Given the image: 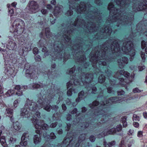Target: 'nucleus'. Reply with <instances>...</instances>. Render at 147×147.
Listing matches in <instances>:
<instances>
[{"mask_svg": "<svg viewBox=\"0 0 147 147\" xmlns=\"http://www.w3.org/2000/svg\"><path fill=\"white\" fill-rule=\"evenodd\" d=\"M105 72L107 74L108 78L107 80L105 82V77L103 75L101 74L98 77V82L101 84L105 82V85L107 88L108 93L112 95L117 94L119 97H112L106 100L107 97L104 96L103 94L99 95L97 97L98 101L97 100H95L92 103L89 104V107L91 109H93L95 107L100 104V106L96 109L94 113V115L96 116V118H98V120L100 119V121L97 123V126L99 127L104 126V125L107 122V121H105L103 118L106 117L107 112L109 111L110 108L113 103L122 102L125 100L124 99L125 98V95L124 91L122 90L118 92L113 90V88L116 87V84L117 80L119 81L121 86L125 87V89L127 90L128 89V87L132 82L134 78V75H130L129 73L123 70H120L119 72H117L115 76H117V74H118L119 73L121 76H124V79L122 78H119L118 77H115L113 76L111 71L108 69L105 70Z\"/></svg>", "mask_w": 147, "mask_h": 147, "instance_id": "nucleus-1", "label": "nucleus"}, {"mask_svg": "<svg viewBox=\"0 0 147 147\" xmlns=\"http://www.w3.org/2000/svg\"><path fill=\"white\" fill-rule=\"evenodd\" d=\"M28 98L25 104L26 108L21 110L20 115L25 117L32 119V122L35 128L38 129L36 132L38 134L35 135L34 137V143L35 144H38L41 141L40 134L43 133V136L47 141L49 142L51 139H55L56 136L54 133L51 132L50 135L47 134L49 132V127L48 125L44 123L43 121L40 122L37 118L40 117V113L38 111L42 107L47 111H50L51 106L49 105L50 101L46 99L43 101L42 99H39L36 103L32 102Z\"/></svg>", "mask_w": 147, "mask_h": 147, "instance_id": "nucleus-2", "label": "nucleus"}, {"mask_svg": "<svg viewBox=\"0 0 147 147\" xmlns=\"http://www.w3.org/2000/svg\"><path fill=\"white\" fill-rule=\"evenodd\" d=\"M105 49H109L111 50L109 53L114 55L115 59H117L119 68H125L128 65V59L125 57H123L121 59L120 58L123 55L129 56L130 61H133L136 54L139 53L141 55L143 62H145L146 58L145 53L147 54V47H100Z\"/></svg>", "mask_w": 147, "mask_h": 147, "instance_id": "nucleus-3", "label": "nucleus"}, {"mask_svg": "<svg viewBox=\"0 0 147 147\" xmlns=\"http://www.w3.org/2000/svg\"><path fill=\"white\" fill-rule=\"evenodd\" d=\"M108 9L110 11V18H108L107 22L110 23V26L111 25V23H113L114 25H116L118 27L121 25H125L130 24V22H131L132 20V18H127V16H126V14L121 13L120 9H115L114 7V5L112 3H110L108 5Z\"/></svg>", "mask_w": 147, "mask_h": 147, "instance_id": "nucleus-4", "label": "nucleus"}, {"mask_svg": "<svg viewBox=\"0 0 147 147\" xmlns=\"http://www.w3.org/2000/svg\"><path fill=\"white\" fill-rule=\"evenodd\" d=\"M25 24L24 21L20 19H17L13 23L12 27L10 29V32L14 35V37L15 40L10 39L8 41L6 46H16V43L15 41L17 42L21 46L23 45L25 41V38L24 36L21 37L19 36L22 34L25 29Z\"/></svg>", "mask_w": 147, "mask_h": 147, "instance_id": "nucleus-5", "label": "nucleus"}, {"mask_svg": "<svg viewBox=\"0 0 147 147\" xmlns=\"http://www.w3.org/2000/svg\"><path fill=\"white\" fill-rule=\"evenodd\" d=\"M45 33L47 38L53 39V46H59L62 42H64V21L57 27L56 34H53L51 32L49 27L45 28Z\"/></svg>", "mask_w": 147, "mask_h": 147, "instance_id": "nucleus-6", "label": "nucleus"}, {"mask_svg": "<svg viewBox=\"0 0 147 147\" xmlns=\"http://www.w3.org/2000/svg\"><path fill=\"white\" fill-rule=\"evenodd\" d=\"M94 7L90 5H86L84 2H81L79 6L77 8V11L79 13L86 14V16L91 19H95L98 21L100 20L101 19L100 13L99 11L96 12L95 11H92Z\"/></svg>", "mask_w": 147, "mask_h": 147, "instance_id": "nucleus-7", "label": "nucleus"}, {"mask_svg": "<svg viewBox=\"0 0 147 147\" xmlns=\"http://www.w3.org/2000/svg\"><path fill=\"white\" fill-rule=\"evenodd\" d=\"M81 76L79 77L83 83V85L86 89L88 92H91L92 94H95L97 91L95 86L96 84H91L93 78V75L92 74H86L83 73Z\"/></svg>", "mask_w": 147, "mask_h": 147, "instance_id": "nucleus-8", "label": "nucleus"}, {"mask_svg": "<svg viewBox=\"0 0 147 147\" xmlns=\"http://www.w3.org/2000/svg\"><path fill=\"white\" fill-rule=\"evenodd\" d=\"M73 26H78L80 27H83V26L84 28H86L88 29L89 32H96L98 30H99V27H97L96 26H95V24L91 22H88L87 24L84 23V21H83V22L80 24V22L76 20L74 24H72Z\"/></svg>", "mask_w": 147, "mask_h": 147, "instance_id": "nucleus-9", "label": "nucleus"}, {"mask_svg": "<svg viewBox=\"0 0 147 147\" xmlns=\"http://www.w3.org/2000/svg\"><path fill=\"white\" fill-rule=\"evenodd\" d=\"M44 47L42 48V52H45L44 55L45 57L48 56L50 55V56H51L53 60H54V61H55L57 59L60 60V59L62 58V51L60 50H59V51L57 50V49H59V47H60L57 46L55 48H54L55 49V52H54V54H50L48 51L47 50V48L46 47Z\"/></svg>", "mask_w": 147, "mask_h": 147, "instance_id": "nucleus-10", "label": "nucleus"}, {"mask_svg": "<svg viewBox=\"0 0 147 147\" xmlns=\"http://www.w3.org/2000/svg\"><path fill=\"white\" fill-rule=\"evenodd\" d=\"M102 129H103V128ZM122 129V125L121 124H120L117 125L116 128H113L108 131L107 130V129L106 130V129L105 130L104 129V131L98 135V137L99 138H101L108 134H116L117 135H120L118 133V132L121 131Z\"/></svg>", "mask_w": 147, "mask_h": 147, "instance_id": "nucleus-11", "label": "nucleus"}, {"mask_svg": "<svg viewBox=\"0 0 147 147\" xmlns=\"http://www.w3.org/2000/svg\"><path fill=\"white\" fill-rule=\"evenodd\" d=\"M106 51L98 50L91 57V59L93 61L97 62L100 60H107V56L106 55Z\"/></svg>", "mask_w": 147, "mask_h": 147, "instance_id": "nucleus-12", "label": "nucleus"}, {"mask_svg": "<svg viewBox=\"0 0 147 147\" xmlns=\"http://www.w3.org/2000/svg\"><path fill=\"white\" fill-rule=\"evenodd\" d=\"M27 7L28 8V12L29 13H35L37 11L39 5L36 2L32 1L28 3Z\"/></svg>", "mask_w": 147, "mask_h": 147, "instance_id": "nucleus-13", "label": "nucleus"}, {"mask_svg": "<svg viewBox=\"0 0 147 147\" xmlns=\"http://www.w3.org/2000/svg\"><path fill=\"white\" fill-rule=\"evenodd\" d=\"M86 135L85 134H82L79 136V139L78 142L76 144V147H79L81 145L82 147H88L90 146L89 142H86Z\"/></svg>", "mask_w": 147, "mask_h": 147, "instance_id": "nucleus-14", "label": "nucleus"}, {"mask_svg": "<svg viewBox=\"0 0 147 147\" xmlns=\"http://www.w3.org/2000/svg\"><path fill=\"white\" fill-rule=\"evenodd\" d=\"M24 71H25L26 76L31 78H34L35 74L34 69H32L30 67L28 63H26L25 65Z\"/></svg>", "mask_w": 147, "mask_h": 147, "instance_id": "nucleus-15", "label": "nucleus"}, {"mask_svg": "<svg viewBox=\"0 0 147 147\" xmlns=\"http://www.w3.org/2000/svg\"><path fill=\"white\" fill-rule=\"evenodd\" d=\"M130 0H117L116 1L117 5L120 7L127 8L131 4Z\"/></svg>", "mask_w": 147, "mask_h": 147, "instance_id": "nucleus-16", "label": "nucleus"}, {"mask_svg": "<svg viewBox=\"0 0 147 147\" xmlns=\"http://www.w3.org/2000/svg\"><path fill=\"white\" fill-rule=\"evenodd\" d=\"M28 132L24 133L21 137V141L20 143L22 146H26L27 144L28 141L29 140V136Z\"/></svg>", "mask_w": 147, "mask_h": 147, "instance_id": "nucleus-17", "label": "nucleus"}, {"mask_svg": "<svg viewBox=\"0 0 147 147\" xmlns=\"http://www.w3.org/2000/svg\"><path fill=\"white\" fill-rule=\"evenodd\" d=\"M112 30L111 28H109V26H107L104 29L100 30V34L102 35V34L104 35H107L109 36L111 33Z\"/></svg>", "mask_w": 147, "mask_h": 147, "instance_id": "nucleus-18", "label": "nucleus"}, {"mask_svg": "<svg viewBox=\"0 0 147 147\" xmlns=\"http://www.w3.org/2000/svg\"><path fill=\"white\" fill-rule=\"evenodd\" d=\"M13 110L11 108H7L6 109L5 113L7 116L10 118V120L12 122H13L12 117L13 115Z\"/></svg>", "mask_w": 147, "mask_h": 147, "instance_id": "nucleus-19", "label": "nucleus"}, {"mask_svg": "<svg viewBox=\"0 0 147 147\" xmlns=\"http://www.w3.org/2000/svg\"><path fill=\"white\" fill-rule=\"evenodd\" d=\"M88 94L85 93L83 91H82L78 94V96L76 99V102H78L80 101V99L83 100L86 97Z\"/></svg>", "mask_w": 147, "mask_h": 147, "instance_id": "nucleus-20", "label": "nucleus"}, {"mask_svg": "<svg viewBox=\"0 0 147 147\" xmlns=\"http://www.w3.org/2000/svg\"><path fill=\"white\" fill-rule=\"evenodd\" d=\"M62 6L59 5L55 6L53 11V14L55 16H57L61 13L62 10Z\"/></svg>", "mask_w": 147, "mask_h": 147, "instance_id": "nucleus-21", "label": "nucleus"}, {"mask_svg": "<svg viewBox=\"0 0 147 147\" xmlns=\"http://www.w3.org/2000/svg\"><path fill=\"white\" fill-rule=\"evenodd\" d=\"M118 40L116 38L109 39L107 41L109 45H111V46H119V44L118 43Z\"/></svg>", "mask_w": 147, "mask_h": 147, "instance_id": "nucleus-22", "label": "nucleus"}, {"mask_svg": "<svg viewBox=\"0 0 147 147\" xmlns=\"http://www.w3.org/2000/svg\"><path fill=\"white\" fill-rule=\"evenodd\" d=\"M14 88L18 91L16 94V95L18 96H20L23 95V92H22L23 87L22 88L20 86L17 85Z\"/></svg>", "mask_w": 147, "mask_h": 147, "instance_id": "nucleus-23", "label": "nucleus"}, {"mask_svg": "<svg viewBox=\"0 0 147 147\" xmlns=\"http://www.w3.org/2000/svg\"><path fill=\"white\" fill-rule=\"evenodd\" d=\"M2 131L0 130V137L1 136ZM0 143L4 147H7V144L5 139V137L4 136H2L0 138Z\"/></svg>", "mask_w": 147, "mask_h": 147, "instance_id": "nucleus-24", "label": "nucleus"}, {"mask_svg": "<svg viewBox=\"0 0 147 147\" xmlns=\"http://www.w3.org/2000/svg\"><path fill=\"white\" fill-rule=\"evenodd\" d=\"M45 85L44 86H42V84H38L36 83H35L33 84L32 85V88L33 89L34 88H39L41 89V92L40 93V95H42V90L41 89L42 88H43V89H45Z\"/></svg>", "mask_w": 147, "mask_h": 147, "instance_id": "nucleus-25", "label": "nucleus"}, {"mask_svg": "<svg viewBox=\"0 0 147 147\" xmlns=\"http://www.w3.org/2000/svg\"><path fill=\"white\" fill-rule=\"evenodd\" d=\"M140 7L139 8H137L136 10L137 11H140L142 10V9H145L146 7H147V0H145L144 1L143 4L142 5H139Z\"/></svg>", "mask_w": 147, "mask_h": 147, "instance_id": "nucleus-26", "label": "nucleus"}, {"mask_svg": "<svg viewBox=\"0 0 147 147\" xmlns=\"http://www.w3.org/2000/svg\"><path fill=\"white\" fill-rule=\"evenodd\" d=\"M57 121L55 122L54 123H52L50 125V127L52 128H54L56 126L58 123V126L60 127L62 126V121L60 120H57Z\"/></svg>", "mask_w": 147, "mask_h": 147, "instance_id": "nucleus-27", "label": "nucleus"}, {"mask_svg": "<svg viewBox=\"0 0 147 147\" xmlns=\"http://www.w3.org/2000/svg\"><path fill=\"white\" fill-rule=\"evenodd\" d=\"M103 145L104 147H111L115 144V142L114 141H113L107 144V143L105 140L104 141Z\"/></svg>", "mask_w": 147, "mask_h": 147, "instance_id": "nucleus-28", "label": "nucleus"}, {"mask_svg": "<svg viewBox=\"0 0 147 147\" xmlns=\"http://www.w3.org/2000/svg\"><path fill=\"white\" fill-rule=\"evenodd\" d=\"M127 117L125 116L123 117L121 119V121L123 127H126L127 126L126 122Z\"/></svg>", "mask_w": 147, "mask_h": 147, "instance_id": "nucleus-29", "label": "nucleus"}, {"mask_svg": "<svg viewBox=\"0 0 147 147\" xmlns=\"http://www.w3.org/2000/svg\"><path fill=\"white\" fill-rule=\"evenodd\" d=\"M13 120V126L14 128L16 130H19L21 128V126L19 123L17 122H16L14 123Z\"/></svg>", "mask_w": 147, "mask_h": 147, "instance_id": "nucleus-30", "label": "nucleus"}, {"mask_svg": "<svg viewBox=\"0 0 147 147\" xmlns=\"http://www.w3.org/2000/svg\"><path fill=\"white\" fill-rule=\"evenodd\" d=\"M15 93V91L13 90L10 89L8 90L5 93V95L7 96H12Z\"/></svg>", "mask_w": 147, "mask_h": 147, "instance_id": "nucleus-31", "label": "nucleus"}, {"mask_svg": "<svg viewBox=\"0 0 147 147\" xmlns=\"http://www.w3.org/2000/svg\"><path fill=\"white\" fill-rule=\"evenodd\" d=\"M56 65L55 63H54L52 64L51 65V68L52 69V71H48L47 72V71L45 72V74H47L48 76H49L51 75V74H53V72L52 71L53 69H55V67Z\"/></svg>", "mask_w": 147, "mask_h": 147, "instance_id": "nucleus-32", "label": "nucleus"}, {"mask_svg": "<svg viewBox=\"0 0 147 147\" xmlns=\"http://www.w3.org/2000/svg\"><path fill=\"white\" fill-rule=\"evenodd\" d=\"M16 142V139L13 137H10L9 140V144H15Z\"/></svg>", "mask_w": 147, "mask_h": 147, "instance_id": "nucleus-33", "label": "nucleus"}, {"mask_svg": "<svg viewBox=\"0 0 147 147\" xmlns=\"http://www.w3.org/2000/svg\"><path fill=\"white\" fill-rule=\"evenodd\" d=\"M132 119L134 121H139L140 119V117L139 116L136 114H134L133 116Z\"/></svg>", "mask_w": 147, "mask_h": 147, "instance_id": "nucleus-34", "label": "nucleus"}, {"mask_svg": "<svg viewBox=\"0 0 147 147\" xmlns=\"http://www.w3.org/2000/svg\"><path fill=\"white\" fill-rule=\"evenodd\" d=\"M12 7H9L8 9V11L9 14H10V16H13L14 14V9L13 8H11Z\"/></svg>", "mask_w": 147, "mask_h": 147, "instance_id": "nucleus-35", "label": "nucleus"}, {"mask_svg": "<svg viewBox=\"0 0 147 147\" xmlns=\"http://www.w3.org/2000/svg\"><path fill=\"white\" fill-rule=\"evenodd\" d=\"M31 47H23L22 48L23 53H24V51H30L31 49Z\"/></svg>", "mask_w": 147, "mask_h": 147, "instance_id": "nucleus-36", "label": "nucleus"}, {"mask_svg": "<svg viewBox=\"0 0 147 147\" xmlns=\"http://www.w3.org/2000/svg\"><path fill=\"white\" fill-rule=\"evenodd\" d=\"M86 60V57L84 55H82L80 56V58H79L78 60L83 62Z\"/></svg>", "mask_w": 147, "mask_h": 147, "instance_id": "nucleus-37", "label": "nucleus"}, {"mask_svg": "<svg viewBox=\"0 0 147 147\" xmlns=\"http://www.w3.org/2000/svg\"><path fill=\"white\" fill-rule=\"evenodd\" d=\"M88 126L89 123L86 122H84L82 123V126L81 127L86 128L88 127Z\"/></svg>", "mask_w": 147, "mask_h": 147, "instance_id": "nucleus-38", "label": "nucleus"}, {"mask_svg": "<svg viewBox=\"0 0 147 147\" xmlns=\"http://www.w3.org/2000/svg\"><path fill=\"white\" fill-rule=\"evenodd\" d=\"M128 134L129 136L133 135L134 134V130L133 129H129L128 132Z\"/></svg>", "mask_w": 147, "mask_h": 147, "instance_id": "nucleus-39", "label": "nucleus"}, {"mask_svg": "<svg viewBox=\"0 0 147 147\" xmlns=\"http://www.w3.org/2000/svg\"><path fill=\"white\" fill-rule=\"evenodd\" d=\"M143 131H138L137 134V136L140 138L142 137L143 136Z\"/></svg>", "mask_w": 147, "mask_h": 147, "instance_id": "nucleus-40", "label": "nucleus"}, {"mask_svg": "<svg viewBox=\"0 0 147 147\" xmlns=\"http://www.w3.org/2000/svg\"><path fill=\"white\" fill-rule=\"evenodd\" d=\"M142 91H143V90H141L139 89L138 88H136L133 89V92L134 93L137 92L139 93L141 92Z\"/></svg>", "mask_w": 147, "mask_h": 147, "instance_id": "nucleus-41", "label": "nucleus"}, {"mask_svg": "<svg viewBox=\"0 0 147 147\" xmlns=\"http://www.w3.org/2000/svg\"><path fill=\"white\" fill-rule=\"evenodd\" d=\"M33 52L34 54H36L38 53V50L37 47L34 48L33 50Z\"/></svg>", "mask_w": 147, "mask_h": 147, "instance_id": "nucleus-42", "label": "nucleus"}, {"mask_svg": "<svg viewBox=\"0 0 147 147\" xmlns=\"http://www.w3.org/2000/svg\"><path fill=\"white\" fill-rule=\"evenodd\" d=\"M89 139L90 141L92 142H94L95 140V138L93 135H91L89 138Z\"/></svg>", "mask_w": 147, "mask_h": 147, "instance_id": "nucleus-43", "label": "nucleus"}, {"mask_svg": "<svg viewBox=\"0 0 147 147\" xmlns=\"http://www.w3.org/2000/svg\"><path fill=\"white\" fill-rule=\"evenodd\" d=\"M72 89L70 88L67 92V95L68 96H71L72 94Z\"/></svg>", "mask_w": 147, "mask_h": 147, "instance_id": "nucleus-44", "label": "nucleus"}, {"mask_svg": "<svg viewBox=\"0 0 147 147\" xmlns=\"http://www.w3.org/2000/svg\"><path fill=\"white\" fill-rule=\"evenodd\" d=\"M133 126L135 127L138 128L139 127V124L137 122H134L133 123Z\"/></svg>", "mask_w": 147, "mask_h": 147, "instance_id": "nucleus-45", "label": "nucleus"}, {"mask_svg": "<svg viewBox=\"0 0 147 147\" xmlns=\"http://www.w3.org/2000/svg\"><path fill=\"white\" fill-rule=\"evenodd\" d=\"M19 100H16L14 101L13 102V106L14 107L16 108L17 107L18 104L19 103Z\"/></svg>", "mask_w": 147, "mask_h": 147, "instance_id": "nucleus-46", "label": "nucleus"}, {"mask_svg": "<svg viewBox=\"0 0 147 147\" xmlns=\"http://www.w3.org/2000/svg\"><path fill=\"white\" fill-rule=\"evenodd\" d=\"M133 45L132 42L131 41H127L125 46H132Z\"/></svg>", "mask_w": 147, "mask_h": 147, "instance_id": "nucleus-47", "label": "nucleus"}, {"mask_svg": "<svg viewBox=\"0 0 147 147\" xmlns=\"http://www.w3.org/2000/svg\"><path fill=\"white\" fill-rule=\"evenodd\" d=\"M90 65V64L89 62H86L84 63V66L85 69H87L89 68Z\"/></svg>", "mask_w": 147, "mask_h": 147, "instance_id": "nucleus-48", "label": "nucleus"}, {"mask_svg": "<svg viewBox=\"0 0 147 147\" xmlns=\"http://www.w3.org/2000/svg\"><path fill=\"white\" fill-rule=\"evenodd\" d=\"M145 68V67L144 65H142L141 66H139L138 67V69L139 71H142Z\"/></svg>", "mask_w": 147, "mask_h": 147, "instance_id": "nucleus-49", "label": "nucleus"}, {"mask_svg": "<svg viewBox=\"0 0 147 147\" xmlns=\"http://www.w3.org/2000/svg\"><path fill=\"white\" fill-rule=\"evenodd\" d=\"M35 59L36 61H41V58L40 56L39 55H37L35 57Z\"/></svg>", "mask_w": 147, "mask_h": 147, "instance_id": "nucleus-50", "label": "nucleus"}, {"mask_svg": "<svg viewBox=\"0 0 147 147\" xmlns=\"http://www.w3.org/2000/svg\"><path fill=\"white\" fill-rule=\"evenodd\" d=\"M95 3L99 5L102 4V1L100 0H96Z\"/></svg>", "mask_w": 147, "mask_h": 147, "instance_id": "nucleus-51", "label": "nucleus"}, {"mask_svg": "<svg viewBox=\"0 0 147 147\" xmlns=\"http://www.w3.org/2000/svg\"><path fill=\"white\" fill-rule=\"evenodd\" d=\"M41 12L43 14L45 15L47 12V10L46 9H43L41 10Z\"/></svg>", "mask_w": 147, "mask_h": 147, "instance_id": "nucleus-52", "label": "nucleus"}, {"mask_svg": "<svg viewBox=\"0 0 147 147\" xmlns=\"http://www.w3.org/2000/svg\"><path fill=\"white\" fill-rule=\"evenodd\" d=\"M58 107L57 106L53 105L51 107V109L53 110H55V111H56L58 109Z\"/></svg>", "mask_w": 147, "mask_h": 147, "instance_id": "nucleus-53", "label": "nucleus"}, {"mask_svg": "<svg viewBox=\"0 0 147 147\" xmlns=\"http://www.w3.org/2000/svg\"><path fill=\"white\" fill-rule=\"evenodd\" d=\"M23 18L25 20H27L29 19V16L26 13H25V14H24V16H23Z\"/></svg>", "mask_w": 147, "mask_h": 147, "instance_id": "nucleus-54", "label": "nucleus"}, {"mask_svg": "<svg viewBox=\"0 0 147 147\" xmlns=\"http://www.w3.org/2000/svg\"><path fill=\"white\" fill-rule=\"evenodd\" d=\"M78 110L77 108H75L71 111V113L72 114H76Z\"/></svg>", "mask_w": 147, "mask_h": 147, "instance_id": "nucleus-55", "label": "nucleus"}, {"mask_svg": "<svg viewBox=\"0 0 147 147\" xmlns=\"http://www.w3.org/2000/svg\"><path fill=\"white\" fill-rule=\"evenodd\" d=\"M65 38L67 39L66 40L67 42L71 40L70 34H69V36H66L65 37Z\"/></svg>", "mask_w": 147, "mask_h": 147, "instance_id": "nucleus-56", "label": "nucleus"}, {"mask_svg": "<svg viewBox=\"0 0 147 147\" xmlns=\"http://www.w3.org/2000/svg\"><path fill=\"white\" fill-rule=\"evenodd\" d=\"M141 46H145L147 45V41L146 42L144 40H142L141 43Z\"/></svg>", "mask_w": 147, "mask_h": 147, "instance_id": "nucleus-57", "label": "nucleus"}, {"mask_svg": "<svg viewBox=\"0 0 147 147\" xmlns=\"http://www.w3.org/2000/svg\"><path fill=\"white\" fill-rule=\"evenodd\" d=\"M64 140H63L62 142V143L61 144H59L57 146V147H64Z\"/></svg>", "mask_w": 147, "mask_h": 147, "instance_id": "nucleus-58", "label": "nucleus"}, {"mask_svg": "<svg viewBox=\"0 0 147 147\" xmlns=\"http://www.w3.org/2000/svg\"><path fill=\"white\" fill-rule=\"evenodd\" d=\"M46 7L48 9H51L52 8V6L50 4H48L47 5Z\"/></svg>", "mask_w": 147, "mask_h": 147, "instance_id": "nucleus-59", "label": "nucleus"}, {"mask_svg": "<svg viewBox=\"0 0 147 147\" xmlns=\"http://www.w3.org/2000/svg\"><path fill=\"white\" fill-rule=\"evenodd\" d=\"M73 13V12L71 10H69L67 12V14L68 15L71 16L72 15Z\"/></svg>", "mask_w": 147, "mask_h": 147, "instance_id": "nucleus-60", "label": "nucleus"}, {"mask_svg": "<svg viewBox=\"0 0 147 147\" xmlns=\"http://www.w3.org/2000/svg\"><path fill=\"white\" fill-rule=\"evenodd\" d=\"M82 113H85L87 110V108L85 107H82Z\"/></svg>", "mask_w": 147, "mask_h": 147, "instance_id": "nucleus-61", "label": "nucleus"}, {"mask_svg": "<svg viewBox=\"0 0 147 147\" xmlns=\"http://www.w3.org/2000/svg\"><path fill=\"white\" fill-rule=\"evenodd\" d=\"M51 3L53 5H55L56 4V0H51Z\"/></svg>", "mask_w": 147, "mask_h": 147, "instance_id": "nucleus-62", "label": "nucleus"}, {"mask_svg": "<svg viewBox=\"0 0 147 147\" xmlns=\"http://www.w3.org/2000/svg\"><path fill=\"white\" fill-rule=\"evenodd\" d=\"M124 142L123 141H122L121 142V144L119 145V147H125V146L124 144Z\"/></svg>", "mask_w": 147, "mask_h": 147, "instance_id": "nucleus-63", "label": "nucleus"}, {"mask_svg": "<svg viewBox=\"0 0 147 147\" xmlns=\"http://www.w3.org/2000/svg\"><path fill=\"white\" fill-rule=\"evenodd\" d=\"M17 5V3L16 2H14L12 3L11 6H12L11 8H13L12 7H16V5Z\"/></svg>", "mask_w": 147, "mask_h": 147, "instance_id": "nucleus-64", "label": "nucleus"}]
</instances>
